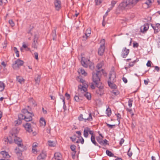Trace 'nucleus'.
<instances>
[{
	"instance_id": "obj_1",
	"label": "nucleus",
	"mask_w": 160,
	"mask_h": 160,
	"mask_svg": "<svg viewBox=\"0 0 160 160\" xmlns=\"http://www.w3.org/2000/svg\"><path fill=\"white\" fill-rule=\"evenodd\" d=\"M105 74H106V73L103 69L101 70H96V72H92L93 82L96 86L98 88L96 90V92L100 96L104 93L103 87L101 85L102 83L100 82V79L102 74L104 75Z\"/></svg>"
},
{
	"instance_id": "obj_2",
	"label": "nucleus",
	"mask_w": 160,
	"mask_h": 160,
	"mask_svg": "<svg viewBox=\"0 0 160 160\" xmlns=\"http://www.w3.org/2000/svg\"><path fill=\"white\" fill-rule=\"evenodd\" d=\"M87 85H83L82 86L80 85L78 86V89L80 91L82 92V93H83V96L89 100L91 99V96L89 93L86 92L87 91Z\"/></svg>"
},
{
	"instance_id": "obj_3",
	"label": "nucleus",
	"mask_w": 160,
	"mask_h": 160,
	"mask_svg": "<svg viewBox=\"0 0 160 160\" xmlns=\"http://www.w3.org/2000/svg\"><path fill=\"white\" fill-rule=\"evenodd\" d=\"M22 112L25 114V121L29 122L32 120V116H34V114L32 112H29L26 109H23L22 110Z\"/></svg>"
},
{
	"instance_id": "obj_4",
	"label": "nucleus",
	"mask_w": 160,
	"mask_h": 160,
	"mask_svg": "<svg viewBox=\"0 0 160 160\" xmlns=\"http://www.w3.org/2000/svg\"><path fill=\"white\" fill-rule=\"evenodd\" d=\"M24 63L23 61L18 59L12 65V67L14 70L19 69L20 66H22Z\"/></svg>"
},
{
	"instance_id": "obj_5",
	"label": "nucleus",
	"mask_w": 160,
	"mask_h": 160,
	"mask_svg": "<svg viewBox=\"0 0 160 160\" xmlns=\"http://www.w3.org/2000/svg\"><path fill=\"white\" fill-rule=\"evenodd\" d=\"M101 42H103V43L100 46L98 50V53L100 56L102 55L104 52L105 39H102L101 40Z\"/></svg>"
},
{
	"instance_id": "obj_6",
	"label": "nucleus",
	"mask_w": 160,
	"mask_h": 160,
	"mask_svg": "<svg viewBox=\"0 0 160 160\" xmlns=\"http://www.w3.org/2000/svg\"><path fill=\"white\" fill-rule=\"evenodd\" d=\"M84 120L85 122H86L87 120L88 121H91L92 120V118L91 113H87L85 112L83 114Z\"/></svg>"
},
{
	"instance_id": "obj_7",
	"label": "nucleus",
	"mask_w": 160,
	"mask_h": 160,
	"mask_svg": "<svg viewBox=\"0 0 160 160\" xmlns=\"http://www.w3.org/2000/svg\"><path fill=\"white\" fill-rule=\"evenodd\" d=\"M116 78V74L114 71L111 72L109 73V81L114 82L115 81Z\"/></svg>"
},
{
	"instance_id": "obj_8",
	"label": "nucleus",
	"mask_w": 160,
	"mask_h": 160,
	"mask_svg": "<svg viewBox=\"0 0 160 160\" xmlns=\"http://www.w3.org/2000/svg\"><path fill=\"white\" fill-rule=\"evenodd\" d=\"M47 156V153L46 151H42L38 157V160H44Z\"/></svg>"
},
{
	"instance_id": "obj_9",
	"label": "nucleus",
	"mask_w": 160,
	"mask_h": 160,
	"mask_svg": "<svg viewBox=\"0 0 160 160\" xmlns=\"http://www.w3.org/2000/svg\"><path fill=\"white\" fill-rule=\"evenodd\" d=\"M54 4L56 9L57 10H59L61 8V2L59 0H55Z\"/></svg>"
},
{
	"instance_id": "obj_10",
	"label": "nucleus",
	"mask_w": 160,
	"mask_h": 160,
	"mask_svg": "<svg viewBox=\"0 0 160 160\" xmlns=\"http://www.w3.org/2000/svg\"><path fill=\"white\" fill-rule=\"evenodd\" d=\"M19 149H18V148H16L15 149V153L19 157H18V159L19 160H22L23 159V158L22 157V152L20 151V150H19Z\"/></svg>"
},
{
	"instance_id": "obj_11",
	"label": "nucleus",
	"mask_w": 160,
	"mask_h": 160,
	"mask_svg": "<svg viewBox=\"0 0 160 160\" xmlns=\"http://www.w3.org/2000/svg\"><path fill=\"white\" fill-rule=\"evenodd\" d=\"M128 4V9L132 8L136 4L134 0H127Z\"/></svg>"
},
{
	"instance_id": "obj_12",
	"label": "nucleus",
	"mask_w": 160,
	"mask_h": 160,
	"mask_svg": "<svg viewBox=\"0 0 160 160\" xmlns=\"http://www.w3.org/2000/svg\"><path fill=\"white\" fill-rule=\"evenodd\" d=\"M25 114L23 113L20 114L18 115V119L16 123L20 124L22 123V120H25Z\"/></svg>"
},
{
	"instance_id": "obj_13",
	"label": "nucleus",
	"mask_w": 160,
	"mask_h": 160,
	"mask_svg": "<svg viewBox=\"0 0 160 160\" xmlns=\"http://www.w3.org/2000/svg\"><path fill=\"white\" fill-rule=\"evenodd\" d=\"M38 37L36 34L34 36L33 42L32 43V47L34 48L37 49V48Z\"/></svg>"
},
{
	"instance_id": "obj_14",
	"label": "nucleus",
	"mask_w": 160,
	"mask_h": 160,
	"mask_svg": "<svg viewBox=\"0 0 160 160\" xmlns=\"http://www.w3.org/2000/svg\"><path fill=\"white\" fill-rule=\"evenodd\" d=\"M129 52V49H127L126 47L124 48L122 50V57L123 58H126Z\"/></svg>"
},
{
	"instance_id": "obj_15",
	"label": "nucleus",
	"mask_w": 160,
	"mask_h": 160,
	"mask_svg": "<svg viewBox=\"0 0 160 160\" xmlns=\"http://www.w3.org/2000/svg\"><path fill=\"white\" fill-rule=\"evenodd\" d=\"M128 4L127 0L125 2H121L120 4V6L121 9L122 10L128 9Z\"/></svg>"
},
{
	"instance_id": "obj_16",
	"label": "nucleus",
	"mask_w": 160,
	"mask_h": 160,
	"mask_svg": "<svg viewBox=\"0 0 160 160\" xmlns=\"http://www.w3.org/2000/svg\"><path fill=\"white\" fill-rule=\"evenodd\" d=\"M19 131V129L18 128H13L11 131L12 136H14L15 137H17L16 134H17Z\"/></svg>"
},
{
	"instance_id": "obj_17",
	"label": "nucleus",
	"mask_w": 160,
	"mask_h": 160,
	"mask_svg": "<svg viewBox=\"0 0 160 160\" xmlns=\"http://www.w3.org/2000/svg\"><path fill=\"white\" fill-rule=\"evenodd\" d=\"M25 128L26 131L28 132H30L32 131V130L31 127V125L29 123H27L25 125Z\"/></svg>"
},
{
	"instance_id": "obj_18",
	"label": "nucleus",
	"mask_w": 160,
	"mask_h": 160,
	"mask_svg": "<svg viewBox=\"0 0 160 160\" xmlns=\"http://www.w3.org/2000/svg\"><path fill=\"white\" fill-rule=\"evenodd\" d=\"M14 140L15 143L17 144L18 145L22 144V139L19 137H15L14 139Z\"/></svg>"
},
{
	"instance_id": "obj_19",
	"label": "nucleus",
	"mask_w": 160,
	"mask_h": 160,
	"mask_svg": "<svg viewBox=\"0 0 160 160\" xmlns=\"http://www.w3.org/2000/svg\"><path fill=\"white\" fill-rule=\"evenodd\" d=\"M41 78V77L40 75L38 74L35 76L34 78V80L36 83H37L38 84H39L40 82Z\"/></svg>"
},
{
	"instance_id": "obj_20",
	"label": "nucleus",
	"mask_w": 160,
	"mask_h": 160,
	"mask_svg": "<svg viewBox=\"0 0 160 160\" xmlns=\"http://www.w3.org/2000/svg\"><path fill=\"white\" fill-rule=\"evenodd\" d=\"M16 148H18V149H19V150L23 152L24 150H25L27 149V148L25 146H24L22 144L20 145H18V147Z\"/></svg>"
},
{
	"instance_id": "obj_21",
	"label": "nucleus",
	"mask_w": 160,
	"mask_h": 160,
	"mask_svg": "<svg viewBox=\"0 0 160 160\" xmlns=\"http://www.w3.org/2000/svg\"><path fill=\"white\" fill-rule=\"evenodd\" d=\"M89 128L88 127H86L84 130L83 135L85 137L87 138L88 135V131H89Z\"/></svg>"
},
{
	"instance_id": "obj_22",
	"label": "nucleus",
	"mask_w": 160,
	"mask_h": 160,
	"mask_svg": "<svg viewBox=\"0 0 160 160\" xmlns=\"http://www.w3.org/2000/svg\"><path fill=\"white\" fill-rule=\"evenodd\" d=\"M108 84L109 86L112 89H115L117 88V86L113 83L111 81H108Z\"/></svg>"
},
{
	"instance_id": "obj_23",
	"label": "nucleus",
	"mask_w": 160,
	"mask_h": 160,
	"mask_svg": "<svg viewBox=\"0 0 160 160\" xmlns=\"http://www.w3.org/2000/svg\"><path fill=\"white\" fill-rule=\"evenodd\" d=\"M74 99L75 101L78 102H81L82 100V97L80 95L78 96L76 95L74 97Z\"/></svg>"
},
{
	"instance_id": "obj_24",
	"label": "nucleus",
	"mask_w": 160,
	"mask_h": 160,
	"mask_svg": "<svg viewBox=\"0 0 160 160\" xmlns=\"http://www.w3.org/2000/svg\"><path fill=\"white\" fill-rule=\"evenodd\" d=\"M1 154L3 155L4 158H9L10 157V156L8 153L5 151H2L1 152Z\"/></svg>"
},
{
	"instance_id": "obj_25",
	"label": "nucleus",
	"mask_w": 160,
	"mask_h": 160,
	"mask_svg": "<svg viewBox=\"0 0 160 160\" xmlns=\"http://www.w3.org/2000/svg\"><path fill=\"white\" fill-rule=\"evenodd\" d=\"M51 37H52L53 40H56L57 35L56 29H54V30L52 31Z\"/></svg>"
},
{
	"instance_id": "obj_26",
	"label": "nucleus",
	"mask_w": 160,
	"mask_h": 160,
	"mask_svg": "<svg viewBox=\"0 0 160 160\" xmlns=\"http://www.w3.org/2000/svg\"><path fill=\"white\" fill-rule=\"evenodd\" d=\"M91 33V30L90 28H88L86 30L85 34V39H87L88 37H89Z\"/></svg>"
},
{
	"instance_id": "obj_27",
	"label": "nucleus",
	"mask_w": 160,
	"mask_h": 160,
	"mask_svg": "<svg viewBox=\"0 0 160 160\" xmlns=\"http://www.w3.org/2000/svg\"><path fill=\"white\" fill-rule=\"evenodd\" d=\"M17 80L18 82L20 83H22L24 82V80L21 76H18L17 77Z\"/></svg>"
},
{
	"instance_id": "obj_28",
	"label": "nucleus",
	"mask_w": 160,
	"mask_h": 160,
	"mask_svg": "<svg viewBox=\"0 0 160 160\" xmlns=\"http://www.w3.org/2000/svg\"><path fill=\"white\" fill-rule=\"evenodd\" d=\"M78 72L79 73H81L84 76H86L87 75V73L85 72L83 68H81L78 69Z\"/></svg>"
},
{
	"instance_id": "obj_29",
	"label": "nucleus",
	"mask_w": 160,
	"mask_h": 160,
	"mask_svg": "<svg viewBox=\"0 0 160 160\" xmlns=\"http://www.w3.org/2000/svg\"><path fill=\"white\" fill-rule=\"evenodd\" d=\"M91 140L93 143L96 146H98V144L95 141V136H91Z\"/></svg>"
},
{
	"instance_id": "obj_30",
	"label": "nucleus",
	"mask_w": 160,
	"mask_h": 160,
	"mask_svg": "<svg viewBox=\"0 0 160 160\" xmlns=\"http://www.w3.org/2000/svg\"><path fill=\"white\" fill-rule=\"evenodd\" d=\"M5 84L4 83L1 81H0V91H2L5 88Z\"/></svg>"
},
{
	"instance_id": "obj_31",
	"label": "nucleus",
	"mask_w": 160,
	"mask_h": 160,
	"mask_svg": "<svg viewBox=\"0 0 160 160\" xmlns=\"http://www.w3.org/2000/svg\"><path fill=\"white\" fill-rule=\"evenodd\" d=\"M149 27V24L148 23H146L143 26V32H146L148 29Z\"/></svg>"
},
{
	"instance_id": "obj_32",
	"label": "nucleus",
	"mask_w": 160,
	"mask_h": 160,
	"mask_svg": "<svg viewBox=\"0 0 160 160\" xmlns=\"http://www.w3.org/2000/svg\"><path fill=\"white\" fill-rule=\"evenodd\" d=\"M40 122L42 126H45L46 125V122L43 118H41L40 120Z\"/></svg>"
},
{
	"instance_id": "obj_33",
	"label": "nucleus",
	"mask_w": 160,
	"mask_h": 160,
	"mask_svg": "<svg viewBox=\"0 0 160 160\" xmlns=\"http://www.w3.org/2000/svg\"><path fill=\"white\" fill-rule=\"evenodd\" d=\"M96 140L98 142V143L101 145L103 144L102 141L103 140L102 138H100V137H97L96 138Z\"/></svg>"
},
{
	"instance_id": "obj_34",
	"label": "nucleus",
	"mask_w": 160,
	"mask_h": 160,
	"mask_svg": "<svg viewBox=\"0 0 160 160\" xmlns=\"http://www.w3.org/2000/svg\"><path fill=\"white\" fill-rule=\"evenodd\" d=\"M106 113L108 117H109L111 114L112 111L110 108H108L106 110Z\"/></svg>"
},
{
	"instance_id": "obj_35",
	"label": "nucleus",
	"mask_w": 160,
	"mask_h": 160,
	"mask_svg": "<svg viewBox=\"0 0 160 160\" xmlns=\"http://www.w3.org/2000/svg\"><path fill=\"white\" fill-rule=\"evenodd\" d=\"M106 153L108 156H109L110 157H113L114 156V155L113 153L108 150H107L106 151Z\"/></svg>"
},
{
	"instance_id": "obj_36",
	"label": "nucleus",
	"mask_w": 160,
	"mask_h": 160,
	"mask_svg": "<svg viewBox=\"0 0 160 160\" xmlns=\"http://www.w3.org/2000/svg\"><path fill=\"white\" fill-rule=\"evenodd\" d=\"M48 145L50 147H54L55 146V143H54L53 141L50 140L48 141Z\"/></svg>"
},
{
	"instance_id": "obj_37",
	"label": "nucleus",
	"mask_w": 160,
	"mask_h": 160,
	"mask_svg": "<svg viewBox=\"0 0 160 160\" xmlns=\"http://www.w3.org/2000/svg\"><path fill=\"white\" fill-rule=\"evenodd\" d=\"M112 92L114 94L115 96H117L118 95L119 93V91L117 90H112Z\"/></svg>"
},
{
	"instance_id": "obj_38",
	"label": "nucleus",
	"mask_w": 160,
	"mask_h": 160,
	"mask_svg": "<svg viewBox=\"0 0 160 160\" xmlns=\"http://www.w3.org/2000/svg\"><path fill=\"white\" fill-rule=\"evenodd\" d=\"M81 63L82 65L85 68H87L88 66V65L82 59L81 61Z\"/></svg>"
},
{
	"instance_id": "obj_39",
	"label": "nucleus",
	"mask_w": 160,
	"mask_h": 160,
	"mask_svg": "<svg viewBox=\"0 0 160 160\" xmlns=\"http://www.w3.org/2000/svg\"><path fill=\"white\" fill-rule=\"evenodd\" d=\"M115 115H117V114H116ZM117 120L118 122V124L119 125L120 124V119H121V114L119 113H118L117 114Z\"/></svg>"
},
{
	"instance_id": "obj_40",
	"label": "nucleus",
	"mask_w": 160,
	"mask_h": 160,
	"mask_svg": "<svg viewBox=\"0 0 160 160\" xmlns=\"http://www.w3.org/2000/svg\"><path fill=\"white\" fill-rule=\"evenodd\" d=\"M60 156L61 154H60V153L59 152H56L55 153L54 155V156L55 158V159L56 160L58 159L57 158L60 157Z\"/></svg>"
},
{
	"instance_id": "obj_41",
	"label": "nucleus",
	"mask_w": 160,
	"mask_h": 160,
	"mask_svg": "<svg viewBox=\"0 0 160 160\" xmlns=\"http://www.w3.org/2000/svg\"><path fill=\"white\" fill-rule=\"evenodd\" d=\"M70 148L72 151L74 152H75L74 154H75L76 152V151H75L76 146L74 145H72L70 146Z\"/></svg>"
},
{
	"instance_id": "obj_42",
	"label": "nucleus",
	"mask_w": 160,
	"mask_h": 160,
	"mask_svg": "<svg viewBox=\"0 0 160 160\" xmlns=\"http://www.w3.org/2000/svg\"><path fill=\"white\" fill-rule=\"evenodd\" d=\"M151 25L153 28L154 30V33H158L159 31V28H158L156 27L152 26V24Z\"/></svg>"
},
{
	"instance_id": "obj_43",
	"label": "nucleus",
	"mask_w": 160,
	"mask_h": 160,
	"mask_svg": "<svg viewBox=\"0 0 160 160\" xmlns=\"http://www.w3.org/2000/svg\"><path fill=\"white\" fill-rule=\"evenodd\" d=\"M117 1L114 0H112L111 1V7H110V8H112V9L114 7V5L117 3Z\"/></svg>"
},
{
	"instance_id": "obj_44",
	"label": "nucleus",
	"mask_w": 160,
	"mask_h": 160,
	"mask_svg": "<svg viewBox=\"0 0 160 160\" xmlns=\"http://www.w3.org/2000/svg\"><path fill=\"white\" fill-rule=\"evenodd\" d=\"M83 115L81 114L78 117V120L79 121H82L84 120V118H83Z\"/></svg>"
},
{
	"instance_id": "obj_45",
	"label": "nucleus",
	"mask_w": 160,
	"mask_h": 160,
	"mask_svg": "<svg viewBox=\"0 0 160 160\" xmlns=\"http://www.w3.org/2000/svg\"><path fill=\"white\" fill-rule=\"evenodd\" d=\"M102 0H95L96 5H100L102 2Z\"/></svg>"
},
{
	"instance_id": "obj_46",
	"label": "nucleus",
	"mask_w": 160,
	"mask_h": 160,
	"mask_svg": "<svg viewBox=\"0 0 160 160\" xmlns=\"http://www.w3.org/2000/svg\"><path fill=\"white\" fill-rule=\"evenodd\" d=\"M132 100L131 99H129L128 101V104L129 107H131L132 106Z\"/></svg>"
},
{
	"instance_id": "obj_47",
	"label": "nucleus",
	"mask_w": 160,
	"mask_h": 160,
	"mask_svg": "<svg viewBox=\"0 0 160 160\" xmlns=\"http://www.w3.org/2000/svg\"><path fill=\"white\" fill-rule=\"evenodd\" d=\"M102 66L103 64L102 63H98L96 66L97 68L98 69H99L102 67Z\"/></svg>"
},
{
	"instance_id": "obj_48",
	"label": "nucleus",
	"mask_w": 160,
	"mask_h": 160,
	"mask_svg": "<svg viewBox=\"0 0 160 160\" xmlns=\"http://www.w3.org/2000/svg\"><path fill=\"white\" fill-rule=\"evenodd\" d=\"M127 110L131 114V116L132 117L134 115V113L132 112V110L131 109L127 108Z\"/></svg>"
},
{
	"instance_id": "obj_49",
	"label": "nucleus",
	"mask_w": 160,
	"mask_h": 160,
	"mask_svg": "<svg viewBox=\"0 0 160 160\" xmlns=\"http://www.w3.org/2000/svg\"><path fill=\"white\" fill-rule=\"evenodd\" d=\"M77 137L76 135H74L72 137H70V138L72 141V142L75 141Z\"/></svg>"
},
{
	"instance_id": "obj_50",
	"label": "nucleus",
	"mask_w": 160,
	"mask_h": 160,
	"mask_svg": "<svg viewBox=\"0 0 160 160\" xmlns=\"http://www.w3.org/2000/svg\"><path fill=\"white\" fill-rule=\"evenodd\" d=\"M8 22H9V24L11 26V27H13L14 26V25H15L14 23V22H13V21L12 20H10L8 21Z\"/></svg>"
},
{
	"instance_id": "obj_51",
	"label": "nucleus",
	"mask_w": 160,
	"mask_h": 160,
	"mask_svg": "<svg viewBox=\"0 0 160 160\" xmlns=\"http://www.w3.org/2000/svg\"><path fill=\"white\" fill-rule=\"evenodd\" d=\"M130 149H131V148H129L128 150V152L127 154L129 157H131L132 154V152H130Z\"/></svg>"
},
{
	"instance_id": "obj_52",
	"label": "nucleus",
	"mask_w": 160,
	"mask_h": 160,
	"mask_svg": "<svg viewBox=\"0 0 160 160\" xmlns=\"http://www.w3.org/2000/svg\"><path fill=\"white\" fill-rule=\"evenodd\" d=\"M136 61V60H134V61L132 62H130L129 65V67L130 68L131 67H132L135 63Z\"/></svg>"
},
{
	"instance_id": "obj_53",
	"label": "nucleus",
	"mask_w": 160,
	"mask_h": 160,
	"mask_svg": "<svg viewBox=\"0 0 160 160\" xmlns=\"http://www.w3.org/2000/svg\"><path fill=\"white\" fill-rule=\"evenodd\" d=\"M34 57L36 59L38 60V53L37 52H35L34 53Z\"/></svg>"
},
{
	"instance_id": "obj_54",
	"label": "nucleus",
	"mask_w": 160,
	"mask_h": 160,
	"mask_svg": "<svg viewBox=\"0 0 160 160\" xmlns=\"http://www.w3.org/2000/svg\"><path fill=\"white\" fill-rule=\"evenodd\" d=\"M151 62L150 61H148V62L146 64L147 66L148 67H151Z\"/></svg>"
},
{
	"instance_id": "obj_55",
	"label": "nucleus",
	"mask_w": 160,
	"mask_h": 160,
	"mask_svg": "<svg viewBox=\"0 0 160 160\" xmlns=\"http://www.w3.org/2000/svg\"><path fill=\"white\" fill-rule=\"evenodd\" d=\"M60 98L61 99H62V101L63 102V104H64V106L65 105V98L64 96H63L62 95H61L60 96Z\"/></svg>"
},
{
	"instance_id": "obj_56",
	"label": "nucleus",
	"mask_w": 160,
	"mask_h": 160,
	"mask_svg": "<svg viewBox=\"0 0 160 160\" xmlns=\"http://www.w3.org/2000/svg\"><path fill=\"white\" fill-rule=\"evenodd\" d=\"M153 0H147L145 3L149 5V4L152 2V1Z\"/></svg>"
},
{
	"instance_id": "obj_57",
	"label": "nucleus",
	"mask_w": 160,
	"mask_h": 160,
	"mask_svg": "<svg viewBox=\"0 0 160 160\" xmlns=\"http://www.w3.org/2000/svg\"><path fill=\"white\" fill-rule=\"evenodd\" d=\"M80 138H81L79 139L81 143L82 144H83L84 142V140L81 136H80Z\"/></svg>"
},
{
	"instance_id": "obj_58",
	"label": "nucleus",
	"mask_w": 160,
	"mask_h": 160,
	"mask_svg": "<svg viewBox=\"0 0 160 160\" xmlns=\"http://www.w3.org/2000/svg\"><path fill=\"white\" fill-rule=\"evenodd\" d=\"M106 124L108 126L111 128H112L113 127H115V125H110L108 123H107Z\"/></svg>"
},
{
	"instance_id": "obj_59",
	"label": "nucleus",
	"mask_w": 160,
	"mask_h": 160,
	"mask_svg": "<svg viewBox=\"0 0 160 160\" xmlns=\"http://www.w3.org/2000/svg\"><path fill=\"white\" fill-rule=\"evenodd\" d=\"M124 142V139L123 138H122L120 142H119L120 145L121 146L122 145V144Z\"/></svg>"
},
{
	"instance_id": "obj_60",
	"label": "nucleus",
	"mask_w": 160,
	"mask_h": 160,
	"mask_svg": "<svg viewBox=\"0 0 160 160\" xmlns=\"http://www.w3.org/2000/svg\"><path fill=\"white\" fill-rule=\"evenodd\" d=\"M108 141L106 139H105L104 140H103L102 142H103V144H105V145H108L109 144L107 143Z\"/></svg>"
},
{
	"instance_id": "obj_61",
	"label": "nucleus",
	"mask_w": 160,
	"mask_h": 160,
	"mask_svg": "<svg viewBox=\"0 0 160 160\" xmlns=\"http://www.w3.org/2000/svg\"><path fill=\"white\" fill-rule=\"evenodd\" d=\"M30 102H32V103L33 105H36V104H35V101L33 100V99L31 98L30 100Z\"/></svg>"
},
{
	"instance_id": "obj_62",
	"label": "nucleus",
	"mask_w": 160,
	"mask_h": 160,
	"mask_svg": "<svg viewBox=\"0 0 160 160\" xmlns=\"http://www.w3.org/2000/svg\"><path fill=\"white\" fill-rule=\"evenodd\" d=\"M65 96L67 98V99L68 100L69 99V98H70V95L68 93H66L65 94Z\"/></svg>"
},
{
	"instance_id": "obj_63",
	"label": "nucleus",
	"mask_w": 160,
	"mask_h": 160,
	"mask_svg": "<svg viewBox=\"0 0 160 160\" xmlns=\"http://www.w3.org/2000/svg\"><path fill=\"white\" fill-rule=\"evenodd\" d=\"M89 131H88V132H89V134L92 135V136H94L93 135V131L90 130V128H89Z\"/></svg>"
},
{
	"instance_id": "obj_64",
	"label": "nucleus",
	"mask_w": 160,
	"mask_h": 160,
	"mask_svg": "<svg viewBox=\"0 0 160 160\" xmlns=\"http://www.w3.org/2000/svg\"><path fill=\"white\" fill-rule=\"evenodd\" d=\"M158 48H160V37L158 39Z\"/></svg>"
}]
</instances>
